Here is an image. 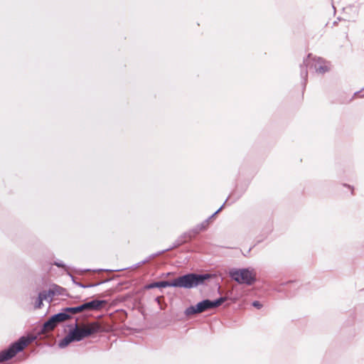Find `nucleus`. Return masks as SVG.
<instances>
[{
  "mask_svg": "<svg viewBox=\"0 0 364 364\" xmlns=\"http://www.w3.org/2000/svg\"><path fill=\"white\" fill-rule=\"evenodd\" d=\"M100 331L101 326L97 322L90 323L80 326H76L74 329L70 331L67 336L60 341L59 346L60 348H65L72 342L80 341L84 338Z\"/></svg>",
  "mask_w": 364,
  "mask_h": 364,
  "instance_id": "nucleus-1",
  "label": "nucleus"
},
{
  "mask_svg": "<svg viewBox=\"0 0 364 364\" xmlns=\"http://www.w3.org/2000/svg\"><path fill=\"white\" fill-rule=\"evenodd\" d=\"M208 278H209L208 274H190L174 279L173 287L193 288L202 284Z\"/></svg>",
  "mask_w": 364,
  "mask_h": 364,
  "instance_id": "nucleus-2",
  "label": "nucleus"
},
{
  "mask_svg": "<svg viewBox=\"0 0 364 364\" xmlns=\"http://www.w3.org/2000/svg\"><path fill=\"white\" fill-rule=\"evenodd\" d=\"M35 337H22L18 341L14 343L8 350L0 353V363L13 358L18 352L22 350L28 343L32 342Z\"/></svg>",
  "mask_w": 364,
  "mask_h": 364,
  "instance_id": "nucleus-3",
  "label": "nucleus"
},
{
  "mask_svg": "<svg viewBox=\"0 0 364 364\" xmlns=\"http://www.w3.org/2000/svg\"><path fill=\"white\" fill-rule=\"evenodd\" d=\"M230 275L240 284H251L255 280V273L249 269H233L230 271Z\"/></svg>",
  "mask_w": 364,
  "mask_h": 364,
  "instance_id": "nucleus-4",
  "label": "nucleus"
},
{
  "mask_svg": "<svg viewBox=\"0 0 364 364\" xmlns=\"http://www.w3.org/2000/svg\"><path fill=\"white\" fill-rule=\"evenodd\" d=\"M225 298L221 297L215 301L204 300L199 302L195 306H191L186 310L187 314L201 313L205 310L213 309L220 306L225 301Z\"/></svg>",
  "mask_w": 364,
  "mask_h": 364,
  "instance_id": "nucleus-5",
  "label": "nucleus"
},
{
  "mask_svg": "<svg viewBox=\"0 0 364 364\" xmlns=\"http://www.w3.org/2000/svg\"><path fill=\"white\" fill-rule=\"evenodd\" d=\"M105 304L104 301L93 300L90 302L84 304V309L85 310H97L101 309Z\"/></svg>",
  "mask_w": 364,
  "mask_h": 364,
  "instance_id": "nucleus-6",
  "label": "nucleus"
},
{
  "mask_svg": "<svg viewBox=\"0 0 364 364\" xmlns=\"http://www.w3.org/2000/svg\"><path fill=\"white\" fill-rule=\"evenodd\" d=\"M54 293L52 291H43L39 294L38 301L36 303V308H41L43 300H51Z\"/></svg>",
  "mask_w": 364,
  "mask_h": 364,
  "instance_id": "nucleus-7",
  "label": "nucleus"
},
{
  "mask_svg": "<svg viewBox=\"0 0 364 364\" xmlns=\"http://www.w3.org/2000/svg\"><path fill=\"white\" fill-rule=\"evenodd\" d=\"M173 287V281L155 282L149 286V288Z\"/></svg>",
  "mask_w": 364,
  "mask_h": 364,
  "instance_id": "nucleus-8",
  "label": "nucleus"
},
{
  "mask_svg": "<svg viewBox=\"0 0 364 364\" xmlns=\"http://www.w3.org/2000/svg\"><path fill=\"white\" fill-rule=\"evenodd\" d=\"M58 323L55 322V321L53 319V317H51L47 322L44 323V329L46 331H50L53 330Z\"/></svg>",
  "mask_w": 364,
  "mask_h": 364,
  "instance_id": "nucleus-9",
  "label": "nucleus"
},
{
  "mask_svg": "<svg viewBox=\"0 0 364 364\" xmlns=\"http://www.w3.org/2000/svg\"><path fill=\"white\" fill-rule=\"evenodd\" d=\"M56 323L62 322L67 320L69 316L65 313H60L52 316Z\"/></svg>",
  "mask_w": 364,
  "mask_h": 364,
  "instance_id": "nucleus-10",
  "label": "nucleus"
},
{
  "mask_svg": "<svg viewBox=\"0 0 364 364\" xmlns=\"http://www.w3.org/2000/svg\"><path fill=\"white\" fill-rule=\"evenodd\" d=\"M85 311L84 305H80L77 307H71V308H67L65 309V311L70 312L72 314H77Z\"/></svg>",
  "mask_w": 364,
  "mask_h": 364,
  "instance_id": "nucleus-11",
  "label": "nucleus"
},
{
  "mask_svg": "<svg viewBox=\"0 0 364 364\" xmlns=\"http://www.w3.org/2000/svg\"><path fill=\"white\" fill-rule=\"evenodd\" d=\"M327 70H328L327 65H325L323 68V67L316 68V70L318 71L319 73H323Z\"/></svg>",
  "mask_w": 364,
  "mask_h": 364,
  "instance_id": "nucleus-12",
  "label": "nucleus"
},
{
  "mask_svg": "<svg viewBox=\"0 0 364 364\" xmlns=\"http://www.w3.org/2000/svg\"><path fill=\"white\" fill-rule=\"evenodd\" d=\"M252 305L257 309H259L262 306L261 304L259 301H254Z\"/></svg>",
  "mask_w": 364,
  "mask_h": 364,
  "instance_id": "nucleus-13",
  "label": "nucleus"
}]
</instances>
